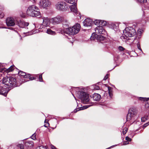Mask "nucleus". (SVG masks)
Returning <instances> with one entry per match:
<instances>
[{"mask_svg":"<svg viewBox=\"0 0 149 149\" xmlns=\"http://www.w3.org/2000/svg\"><path fill=\"white\" fill-rule=\"evenodd\" d=\"M135 34V30L132 27H127L123 31V36L121 37V38L123 41L126 42L127 38L132 37Z\"/></svg>","mask_w":149,"mask_h":149,"instance_id":"1","label":"nucleus"},{"mask_svg":"<svg viewBox=\"0 0 149 149\" xmlns=\"http://www.w3.org/2000/svg\"><path fill=\"white\" fill-rule=\"evenodd\" d=\"M27 15L31 17H36L40 15V13L38 8L34 5L29 6L27 11Z\"/></svg>","mask_w":149,"mask_h":149,"instance_id":"2","label":"nucleus"},{"mask_svg":"<svg viewBox=\"0 0 149 149\" xmlns=\"http://www.w3.org/2000/svg\"><path fill=\"white\" fill-rule=\"evenodd\" d=\"M80 29V25L77 24L71 27H69L66 29L64 32L70 36H73L77 33L79 31Z\"/></svg>","mask_w":149,"mask_h":149,"instance_id":"3","label":"nucleus"},{"mask_svg":"<svg viewBox=\"0 0 149 149\" xmlns=\"http://www.w3.org/2000/svg\"><path fill=\"white\" fill-rule=\"evenodd\" d=\"M137 113V110L135 107H132L130 108L128 111V113L126 117L127 121L130 120L133 121L135 119Z\"/></svg>","mask_w":149,"mask_h":149,"instance_id":"4","label":"nucleus"},{"mask_svg":"<svg viewBox=\"0 0 149 149\" xmlns=\"http://www.w3.org/2000/svg\"><path fill=\"white\" fill-rule=\"evenodd\" d=\"M79 98L81 100V102L84 104L88 103L89 102V95L83 91H79Z\"/></svg>","mask_w":149,"mask_h":149,"instance_id":"5","label":"nucleus"},{"mask_svg":"<svg viewBox=\"0 0 149 149\" xmlns=\"http://www.w3.org/2000/svg\"><path fill=\"white\" fill-rule=\"evenodd\" d=\"M69 6L65 2L63 1L58 2L55 5L56 9L59 10H66L68 8Z\"/></svg>","mask_w":149,"mask_h":149,"instance_id":"6","label":"nucleus"},{"mask_svg":"<svg viewBox=\"0 0 149 149\" xmlns=\"http://www.w3.org/2000/svg\"><path fill=\"white\" fill-rule=\"evenodd\" d=\"M91 39L97 40L102 43L105 42L106 40V38L104 36L97 35L94 33L92 34L91 36Z\"/></svg>","mask_w":149,"mask_h":149,"instance_id":"7","label":"nucleus"},{"mask_svg":"<svg viewBox=\"0 0 149 149\" xmlns=\"http://www.w3.org/2000/svg\"><path fill=\"white\" fill-rule=\"evenodd\" d=\"M51 2L49 0H40L39 5L40 8L47 9L50 6Z\"/></svg>","mask_w":149,"mask_h":149,"instance_id":"8","label":"nucleus"},{"mask_svg":"<svg viewBox=\"0 0 149 149\" xmlns=\"http://www.w3.org/2000/svg\"><path fill=\"white\" fill-rule=\"evenodd\" d=\"M64 20V17L60 16H57L55 17L52 18L51 19V21L52 24L54 25L60 24Z\"/></svg>","mask_w":149,"mask_h":149,"instance_id":"9","label":"nucleus"},{"mask_svg":"<svg viewBox=\"0 0 149 149\" xmlns=\"http://www.w3.org/2000/svg\"><path fill=\"white\" fill-rule=\"evenodd\" d=\"M102 26H98L95 28L96 34H102L104 35H106L107 33Z\"/></svg>","mask_w":149,"mask_h":149,"instance_id":"10","label":"nucleus"},{"mask_svg":"<svg viewBox=\"0 0 149 149\" xmlns=\"http://www.w3.org/2000/svg\"><path fill=\"white\" fill-rule=\"evenodd\" d=\"M9 82L10 84L9 86L10 87H16L18 86V81L14 77H10Z\"/></svg>","mask_w":149,"mask_h":149,"instance_id":"11","label":"nucleus"},{"mask_svg":"<svg viewBox=\"0 0 149 149\" xmlns=\"http://www.w3.org/2000/svg\"><path fill=\"white\" fill-rule=\"evenodd\" d=\"M6 24L8 26H13L15 25L14 19L12 17H8L6 20Z\"/></svg>","mask_w":149,"mask_h":149,"instance_id":"12","label":"nucleus"},{"mask_svg":"<svg viewBox=\"0 0 149 149\" xmlns=\"http://www.w3.org/2000/svg\"><path fill=\"white\" fill-rule=\"evenodd\" d=\"M70 7L71 11L74 13V14L75 15L79 16L80 13L78 12L76 5L75 4L72 5Z\"/></svg>","mask_w":149,"mask_h":149,"instance_id":"13","label":"nucleus"},{"mask_svg":"<svg viewBox=\"0 0 149 149\" xmlns=\"http://www.w3.org/2000/svg\"><path fill=\"white\" fill-rule=\"evenodd\" d=\"M17 24L20 27L22 28H24L26 26H27L29 25L28 23L26 22L21 20H18Z\"/></svg>","mask_w":149,"mask_h":149,"instance_id":"14","label":"nucleus"},{"mask_svg":"<svg viewBox=\"0 0 149 149\" xmlns=\"http://www.w3.org/2000/svg\"><path fill=\"white\" fill-rule=\"evenodd\" d=\"M93 24V21L90 18L86 19L83 22L84 25V26H91Z\"/></svg>","mask_w":149,"mask_h":149,"instance_id":"15","label":"nucleus"},{"mask_svg":"<svg viewBox=\"0 0 149 149\" xmlns=\"http://www.w3.org/2000/svg\"><path fill=\"white\" fill-rule=\"evenodd\" d=\"M43 20L42 25L44 26H48L49 25L50 22V19L48 17H43L42 18Z\"/></svg>","mask_w":149,"mask_h":149,"instance_id":"16","label":"nucleus"},{"mask_svg":"<svg viewBox=\"0 0 149 149\" xmlns=\"http://www.w3.org/2000/svg\"><path fill=\"white\" fill-rule=\"evenodd\" d=\"M94 24L96 25H100L102 26H104L107 24L106 21L100 20H96L94 22Z\"/></svg>","mask_w":149,"mask_h":149,"instance_id":"17","label":"nucleus"},{"mask_svg":"<svg viewBox=\"0 0 149 149\" xmlns=\"http://www.w3.org/2000/svg\"><path fill=\"white\" fill-rule=\"evenodd\" d=\"M91 97L93 98L94 100L96 101H99L101 98V95L96 93H94Z\"/></svg>","mask_w":149,"mask_h":149,"instance_id":"18","label":"nucleus"},{"mask_svg":"<svg viewBox=\"0 0 149 149\" xmlns=\"http://www.w3.org/2000/svg\"><path fill=\"white\" fill-rule=\"evenodd\" d=\"M2 65H1L0 64V68L1 69L3 70V71H4L6 72L7 73L13 71L14 69V66L11 65L9 68L6 69L5 68H2Z\"/></svg>","mask_w":149,"mask_h":149,"instance_id":"19","label":"nucleus"},{"mask_svg":"<svg viewBox=\"0 0 149 149\" xmlns=\"http://www.w3.org/2000/svg\"><path fill=\"white\" fill-rule=\"evenodd\" d=\"M33 143L32 141H27L25 143V146L28 148H32L33 146Z\"/></svg>","mask_w":149,"mask_h":149,"instance_id":"20","label":"nucleus"},{"mask_svg":"<svg viewBox=\"0 0 149 149\" xmlns=\"http://www.w3.org/2000/svg\"><path fill=\"white\" fill-rule=\"evenodd\" d=\"M10 76H6L5 77H4L2 80L3 84L9 86V85L10 84H9L10 83V82H9V80H10Z\"/></svg>","mask_w":149,"mask_h":149,"instance_id":"21","label":"nucleus"},{"mask_svg":"<svg viewBox=\"0 0 149 149\" xmlns=\"http://www.w3.org/2000/svg\"><path fill=\"white\" fill-rule=\"evenodd\" d=\"M92 105V104H91V105H88L85 106H83V107H79V108H78L77 109H75L74 110V111H73V112L74 113H76L77 111H78L79 110H83V109H86L87 108H88Z\"/></svg>","mask_w":149,"mask_h":149,"instance_id":"22","label":"nucleus"},{"mask_svg":"<svg viewBox=\"0 0 149 149\" xmlns=\"http://www.w3.org/2000/svg\"><path fill=\"white\" fill-rule=\"evenodd\" d=\"M44 30H43L44 32L47 33L48 34L52 35H55L56 34L55 32L54 31H52L50 29L44 28Z\"/></svg>","mask_w":149,"mask_h":149,"instance_id":"23","label":"nucleus"},{"mask_svg":"<svg viewBox=\"0 0 149 149\" xmlns=\"http://www.w3.org/2000/svg\"><path fill=\"white\" fill-rule=\"evenodd\" d=\"M18 74L19 75L23 77L24 78H28L30 77L29 74H26V73L21 71L19 72Z\"/></svg>","mask_w":149,"mask_h":149,"instance_id":"24","label":"nucleus"},{"mask_svg":"<svg viewBox=\"0 0 149 149\" xmlns=\"http://www.w3.org/2000/svg\"><path fill=\"white\" fill-rule=\"evenodd\" d=\"M5 88L3 87H0V94L4 95L6 93Z\"/></svg>","mask_w":149,"mask_h":149,"instance_id":"25","label":"nucleus"},{"mask_svg":"<svg viewBox=\"0 0 149 149\" xmlns=\"http://www.w3.org/2000/svg\"><path fill=\"white\" fill-rule=\"evenodd\" d=\"M108 90V93H109V95L110 97H111L112 96V88L111 87H110L109 86H107Z\"/></svg>","mask_w":149,"mask_h":149,"instance_id":"26","label":"nucleus"},{"mask_svg":"<svg viewBox=\"0 0 149 149\" xmlns=\"http://www.w3.org/2000/svg\"><path fill=\"white\" fill-rule=\"evenodd\" d=\"M146 102L145 107L146 108L149 109V98H147L146 100Z\"/></svg>","mask_w":149,"mask_h":149,"instance_id":"27","label":"nucleus"},{"mask_svg":"<svg viewBox=\"0 0 149 149\" xmlns=\"http://www.w3.org/2000/svg\"><path fill=\"white\" fill-rule=\"evenodd\" d=\"M36 149H47V147L46 146L41 145L36 147Z\"/></svg>","mask_w":149,"mask_h":149,"instance_id":"28","label":"nucleus"},{"mask_svg":"<svg viewBox=\"0 0 149 149\" xmlns=\"http://www.w3.org/2000/svg\"><path fill=\"white\" fill-rule=\"evenodd\" d=\"M148 116L146 115L143 117H142L141 118L142 121L144 122L147 120Z\"/></svg>","mask_w":149,"mask_h":149,"instance_id":"29","label":"nucleus"},{"mask_svg":"<svg viewBox=\"0 0 149 149\" xmlns=\"http://www.w3.org/2000/svg\"><path fill=\"white\" fill-rule=\"evenodd\" d=\"M67 2L73 4L75 2V0H64Z\"/></svg>","mask_w":149,"mask_h":149,"instance_id":"30","label":"nucleus"},{"mask_svg":"<svg viewBox=\"0 0 149 149\" xmlns=\"http://www.w3.org/2000/svg\"><path fill=\"white\" fill-rule=\"evenodd\" d=\"M138 3H145L147 2V0H136Z\"/></svg>","mask_w":149,"mask_h":149,"instance_id":"31","label":"nucleus"},{"mask_svg":"<svg viewBox=\"0 0 149 149\" xmlns=\"http://www.w3.org/2000/svg\"><path fill=\"white\" fill-rule=\"evenodd\" d=\"M147 98H146V97H139V99L141 101H146V100H147Z\"/></svg>","mask_w":149,"mask_h":149,"instance_id":"32","label":"nucleus"},{"mask_svg":"<svg viewBox=\"0 0 149 149\" xmlns=\"http://www.w3.org/2000/svg\"><path fill=\"white\" fill-rule=\"evenodd\" d=\"M18 147H19L20 149H24V147L23 144H19L17 145Z\"/></svg>","mask_w":149,"mask_h":149,"instance_id":"33","label":"nucleus"},{"mask_svg":"<svg viewBox=\"0 0 149 149\" xmlns=\"http://www.w3.org/2000/svg\"><path fill=\"white\" fill-rule=\"evenodd\" d=\"M134 40L133 39H130L129 38H127V40H126V41H128V42L130 43H133V42L134 41Z\"/></svg>","mask_w":149,"mask_h":149,"instance_id":"34","label":"nucleus"},{"mask_svg":"<svg viewBox=\"0 0 149 149\" xmlns=\"http://www.w3.org/2000/svg\"><path fill=\"white\" fill-rule=\"evenodd\" d=\"M127 130H128V129L127 128H126V127L125 128L123 129V134H125L127 132Z\"/></svg>","mask_w":149,"mask_h":149,"instance_id":"35","label":"nucleus"},{"mask_svg":"<svg viewBox=\"0 0 149 149\" xmlns=\"http://www.w3.org/2000/svg\"><path fill=\"white\" fill-rule=\"evenodd\" d=\"M4 14L0 10V18H3L4 16Z\"/></svg>","mask_w":149,"mask_h":149,"instance_id":"36","label":"nucleus"},{"mask_svg":"<svg viewBox=\"0 0 149 149\" xmlns=\"http://www.w3.org/2000/svg\"><path fill=\"white\" fill-rule=\"evenodd\" d=\"M39 81H40L41 82V81H42V74H41L39 75Z\"/></svg>","mask_w":149,"mask_h":149,"instance_id":"37","label":"nucleus"},{"mask_svg":"<svg viewBox=\"0 0 149 149\" xmlns=\"http://www.w3.org/2000/svg\"><path fill=\"white\" fill-rule=\"evenodd\" d=\"M125 139L127 141H131L132 139L129 138L128 136H126L125 137Z\"/></svg>","mask_w":149,"mask_h":149,"instance_id":"38","label":"nucleus"},{"mask_svg":"<svg viewBox=\"0 0 149 149\" xmlns=\"http://www.w3.org/2000/svg\"><path fill=\"white\" fill-rule=\"evenodd\" d=\"M94 89L96 90H98L100 89V87L96 85H95L94 87Z\"/></svg>","mask_w":149,"mask_h":149,"instance_id":"39","label":"nucleus"},{"mask_svg":"<svg viewBox=\"0 0 149 149\" xmlns=\"http://www.w3.org/2000/svg\"><path fill=\"white\" fill-rule=\"evenodd\" d=\"M119 50L121 51H123L124 50V48L122 46H119L118 47Z\"/></svg>","mask_w":149,"mask_h":149,"instance_id":"40","label":"nucleus"},{"mask_svg":"<svg viewBox=\"0 0 149 149\" xmlns=\"http://www.w3.org/2000/svg\"><path fill=\"white\" fill-rule=\"evenodd\" d=\"M149 125V122H148L145 124H144L143 126V127L144 128L146 127L147 126H148Z\"/></svg>","mask_w":149,"mask_h":149,"instance_id":"41","label":"nucleus"},{"mask_svg":"<svg viewBox=\"0 0 149 149\" xmlns=\"http://www.w3.org/2000/svg\"><path fill=\"white\" fill-rule=\"evenodd\" d=\"M31 136L32 137V138L33 140H35V139H36V135H35V134H33Z\"/></svg>","mask_w":149,"mask_h":149,"instance_id":"42","label":"nucleus"},{"mask_svg":"<svg viewBox=\"0 0 149 149\" xmlns=\"http://www.w3.org/2000/svg\"><path fill=\"white\" fill-rule=\"evenodd\" d=\"M109 75L108 74H107L104 77V80H106L108 77Z\"/></svg>","mask_w":149,"mask_h":149,"instance_id":"43","label":"nucleus"},{"mask_svg":"<svg viewBox=\"0 0 149 149\" xmlns=\"http://www.w3.org/2000/svg\"><path fill=\"white\" fill-rule=\"evenodd\" d=\"M51 148L52 149H57L53 145H51Z\"/></svg>","mask_w":149,"mask_h":149,"instance_id":"44","label":"nucleus"},{"mask_svg":"<svg viewBox=\"0 0 149 149\" xmlns=\"http://www.w3.org/2000/svg\"><path fill=\"white\" fill-rule=\"evenodd\" d=\"M137 47L141 51H142V49L141 48L140 45L139 44H137Z\"/></svg>","mask_w":149,"mask_h":149,"instance_id":"45","label":"nucleus"},{"mask_svg":"<svg viewBox=\"0 0 149 149\" xmlns=\"http://www.w3.org/2000/svg\"><path fill=\"white\" fill-rule=\"evenodd\" d=\"M129 144V142L127 141H125L123 142V145H126Z\"/></svg>","mask_w":149,"mask_h":149,"instance_id":"46","label":"nucleus"},{"mask_svg":"<svg viewBox=\"0 0 149 149\" xmlns=\"http://www.w3.org/2000/svg\"><path fill=\"white\" fill-rule=\"evenodd\" d=\"M29 77V79L30 80H32L34 79H35L34 78V77H30V76Z\"/></svg>","mask_w":149,"mask_h":149,"instance_id":"47","label":"nucleus"},{"mask_svg":"<svg viewBox=\"0 0 149 149\" xmlns=\"http://www.w3.org/2000/svg\"><path fill=\"white\" fill-rule=\"evenodd\" d=\"M26 81H25L24 79H22V82H26Z\"/></svg>","mask_w":149,"mask_h":149,"instance_id":"48","label":"nucleus"},{"mask_svg":"<svg viewBox=\"0 0 149 149\" xmlns=\"http://www.w3.org/2000/svg\"><path fill=\"white\" fill-rule=\"evenodd\" d=\"M19 38H20V40H22V37H21V36L20 35H19Z\"/></svg>","mask_w":149,"mask_h":149,"instance_id":"49","label":"nucleus"},{"mask_svg":"<svg viewBox=\"0 0 149 149\" xmlns=\"http://www.w3.org/2000/svg\"><path fill=\"white\" fill-rule=\"evenodd\" d=\"M34 2H36L37 1V0H33Z\"/></svg>","mask_w":149,"mask_h":149,"instance_id":"50","label":"nucleus"},{"mask_svg":"<svg viewBox=\"0 0 149 149\" xmlns=\"http://www.w3.org/2000/svg\"><path fill=\"white\" fill-rule=\"evenodd\" d=\"M47 122V120H45V122L46 123Z\"/></svg>","mask_w":149,"mask_h":149,"instance_id":"51","label":"nucleus"},{"mask_svg":"<svg viewBox=\"0 0 149 149\" xmlns=\"http://www.w3.org/2000/svg\"><path fill=\"white\" fill-rule=\"evenodd\" d=\"M2 74L0 73V77L2 76Z\"/></svg>","mask_w":149,"mask_h":149,"instance_id":"52","label":"nucleus"},{"mask_svg":"<svg viewBox=\"0 0 149 149\" xmlns=\"http://www.w3.org/2000/svg\"><path fill=\"white\" fill-rule=\"evenodd\" d=\"M44 126H45V127H47V126H45V125Z\"/></svg>","mask_w":149,"mask_h":149,"instance_id":"53","label":"nucleus"},{"mask_svg":"<svg viewBox=\"0 0 149 149\" xmlns=\"http://www.w3.org/2000/svg\"><path fill=\"white\" fill-rule=\"evenodd\" d=\"M74 97V98H75V99L76 100V98H75V97Z\"/></svg>","mask_w":149,"mask_h":149,"instance_id":"54","label":"nucleus"},{"mask_svg":"<svg viewBox=\"0 0 149 149\" xmlns=\"http://www.w3.org/2000/svg\"><path fill=\"white\" fill-rule=\"evenodd\" d=\"M72 92V95H73V93H72V92Z\"/></svg>","mask_w":149,"mask_h":149,"instance_id":"55","label":"nucleus"},{"mask_svg":"<svg viewBox=\"0 0 149 149\" xmlns=\"http://www.w3.org/2000/svg\"><path fill=\"white\" fill-rule=\"evenodd\" d=\"M21 83H22V82H19V83H20V84H21Z\"/></svg>","mask_w":149,"mask_h":149,"instance_id":"56","label":"nucleus"},{"mask_svg":"<svg viewBox=\"0 0 149 149\" xmlns=\"http://www.w3.org/2000/svg\"><path fill=\"white\" fill-rule=\"evenodd\" d=\"M116 146V145H115V146Z\"/></svg>","mask_w":149,"mask_h":149,"instance_id":"57","label":"nucleus"},{"mask_svg":"<svg viewBox=\"0 0 149 149\" xmlns=\"http://www.w3.org/2000/svg\"><path fill=\"white\" fill-rule=\"evenodd\" d=\"M68 38L69 39H70V38Z\"/></svg>","mask_w":149,"mask_h":149,"instance_id":"58","label":"nucleus"}]
</instances>
